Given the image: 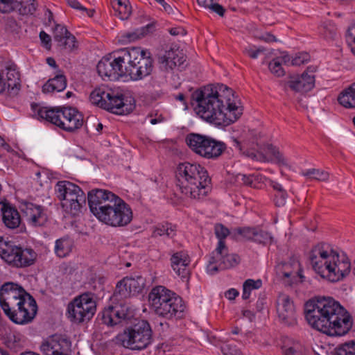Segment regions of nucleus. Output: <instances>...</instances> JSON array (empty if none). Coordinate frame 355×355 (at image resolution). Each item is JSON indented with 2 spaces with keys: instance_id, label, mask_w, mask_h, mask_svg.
Returning a JSON list of instances; mask_svg holds the SVG:
<instances>
[{
  "instance_id": "1",
  "label": "nucleus",
  "mask_w": 355,
  "mask_h": 355,
  "mask_svg": "<svg viewBox=\"0 0 355 355\" xmlns=\"http://www.w3.org/2000/svg\"><path fill=\"white\" fill-rule=\"evenodd\" d=\"M191 103L203 120L218 126H227L243 114L240 101L234 92L223 84H209L191 94Z\"/></svg>"
},
{
  "instance_id": "2",
  "label": "nucleus",
  "mask_w": 355,
  "mask_h": 355,
  "mask_svg": "<svg viewBox=\"0 0 355 355\" xmlns=\"http://www.w3.org/2000/svg\"><path fill=\"white\" fill-rule=\"evenodd\" d=\"M308 324L314 329L331 336L347 334L352 327L350 313L332 297L318 295L304 304Z\"/></svg>"
},
{
  "instance_id": "3",
  "label": "nucleus",
  "mask_w": 355,
  "mask_h": 355,
  "mask_svg": "<svg viewBox=\"0 0 355 355\" xmlns=\"http://www.w3.org/2000/svg\"><path fill=\"white\" fill-rule=\"evenodd\" d=\"M0 306L14 323L26 324L35 318L37 306L34 297L19 284L6 282L0 288Z\"/></svg>"
},
{
  "instance_id": "4",
  "label": "nucleus",
  "mask_w": 355,
  "mask_h": 355,
  "mask_svg": "<svg viewBox=\"0 0 355 355\" xmlns=\"http://www.w3.org/2000/svg\"><path fill=\"white\" fill-rule=\"evenodd\" d=\"M176 178V186L187 197L202 200L211 191V178L207 169L198 164H180L177 168Z\"/></svg>"
},
{
  "instance_id": "5",
  "label": "nucleus",
  "mask_w": 355,
  "mask_h": 355,
  "mask_svg": "<svg viewBox=\"0 0 355 355\" xmlns=\"http://www.w3.org/2000/svg\"><path fill=\"white\" fill-rule=\"evenodd\" d=\"M114 340L125 349L141 351L153 343V330L146 320L129 319L123 330L116 336Z\"/></svg>"
},
{
  "instance_id": "6",
  "label": "nucleus",
  "mask_w": 355,
  "mask_h": 355,
  "mask_svg": "<svg viewBox=\"0 0 355 355\" xmlns=\"http://www.w3.org/2000/svg\"><path fill=\"white\" fill-rule=\"evenodd\" d=\"M40 120H45L60 129L73 132L83 125V116L71 107H40L37 111Z\"/></svg>"
},
{
  "instance_id": "7",
  "label": "nucleus",
  "mask_w": 355,
  "mask_h": 355,
  "mask_svg": "<svg viewBox=\"0 0 355 355\" xmlns=\"http://www.w3.org/2000/svg\"><path fill=\"white\" fill-rule=\"evenodd\" d=\"M125 76H130L132 80H139L149 76L153 68L150 53L140 47L123 49Z\"/></svg>"
},
{
  "instance_id": "8",
  "label": "nucleus",
  "mask_w": 355,
  "mask_h": 355,
  "mask_svg": "<svg viewBox=\"0 0 355 355\" xmlns=\"http://www.w3.org/2000/svg\"><path fill=\"white\" fill-rule=\"evenodd\" d=\"M89 100L92 104L118 115L129 114L135 108V104L128 103L123 94L107 88H96L90 94Z\"/></svg>"
},
{
  "instance_id": "9",
  "label": "nucleus",
  "mask_w": 355,
  "mask_h": 355,
  "mask_svg": "<svg viewBox=\"0 0 355 355\" xmlns=\"http://www.w3.org/2000/svg\"><path fill=\"white\" fill-rule=\"evenodd\" d=\"M37 256V253L32 248L16 245L0 237V257L12 267H29L35 263Z\"/></svg>"
},
{
  "instance_id": "10",
  "label": "nucleus",
  "mask_w": 355,
  "mask_h": 355,
  "mask_svg": "<svg viewBox=\"0 0 355 355\" xmlns=\"http://www.w3.org/2000/svg\"><path fill=\"white\" fill-rule=\"evenodd\" d=\"M96 306V295L92 292H85L68 304V318L77 324L88 322L94 317Z\"/></svg>"
},
{
  "instance_id": "11",
  "label": "nucleus",
  "mask_w": 355,
  "mask_h": 355,
  "mask_svg": "<svg viewBox=\"0 0 355 355\" xmlns=\"http://www.w3.org/2000/svg\"><path fill=\"white\" fill-rule=\"evenodd\" d=\"M57 198L62 202V207H69L74 214L85 207L87 198L84 191L76 184L67 180L58 181L55 186Z\"/></svg>"
},
{
  "instance_id": "12",
  "label": "nucleus",
  "mask_w": 355,
  "mask_h": 355,
  "mask_svg": "<svg viewBox=\"0 0 355 355\" xmlns=\"http://www.w3.org/2000/svg\"><path fill=\"white\" fill-rule=\"evenodd\" d=\"M130 308L128 304H112L104 307L96 318V324L113 328L130 319Z\"/></svg>"
},
{
  "instance_id": "13",
  "label": "nucleus",
  "mask_w": 355,
  "mask_h": 355,
  "mask_svg": "<svg viewBox=\"0 0 355 355\" xmlns=\"http://www.w3.org/2000/svg\"><path fill=\"white\" fill-rule=\"evenodd\" d=\"M338 258V253L335 251L332 246L327 243H320L315 245L309 253V260L313 270L319 274L325 273L327 265L331 264L332 260Z\"/></svg>"
},
{
  "instance_id": "14",
  "label": "nucleus",
  "mask_w": 355,
  "mask_h": 355,
  "mask_svg": "<svg viewBox=\"0 0 355 355\" xmlns=\"http://www.w3.org/2000/svg\"><path fill=\"white\" fill-rule=\"evenodd\" d=\"M277 277L286 286H292L299 282H303L304 276L302 275L299 260L295 256H292L288 261L281 262L275 267Z\"/></svg>"
},
{
  "instance_id": "15",
  "label": "nucleus",
  "mask_w": 355,
  "mask_h": 355,
  "mask_svg": "<svg viewBox=\"0 0 355 355\" xmlns=\"http://www.w3.org/2000/svg\"><path fill=\"white\" fill-rule=\"evenodd\" d=\"M132 219V211L130 205L121 199L101 222L113 227H123Z\"/></svg>"
},
{
  "instance_id": "16",
  "label": "nucleus",
  "mask_w": 355,
  "mask_h": 355,
  "mask_svg": "<svg viewBox=\"0 0 355 355\" xmlns=\"http://www.w3.org/2000/svg\"><path fill=\"white\" fill-rule=\"evenodd\" d=\"M71 341L64 336L54 334L48 337L41 345L44 355H70Z\"/></svg>"
},
{
  "instance_id": "17",
  "label": "nucleus",
  "mask_w": 355,
  "mask_h": 355,
  "mask_svg": "<svg viewBox=\"0 0 355 355\" xmlns=\"http://www.w3.org/2000/svg\"><path fill=\"white\" fill-rule=\"evenodd\" d=\"M277 313L280 322L287 327H294L297 324L295 308L291 298L281 294L276 302Z\"/></svg>"
},
{
  "instance_id": "18",
  "label": "nucleus",
  "mask_w": 355,
  "mask_h": 355,
  "mask_svg": "<svg viewBox=\"0 0 355 355\" xmlns=\"http://www.w3.org/2000/svg\"><path fill=\"white\" fill-rule=\"evenodd\" d=\"M21 210L33 226H43L48 220L47 214L44 211V207L41 205L30 202H24L21 204Z\"/></svg>"
},
{
  "instance_id": "19",
  "label": "nucleus",
  "mask_w": 355,
  "mask_h": 355,
  "mask_svg": "<svg viewBox=\"0 0 355 355\" xmlns=\"http://www.w3.org/2000/svg\"><path fill=\"white\" fill-rule=\"evenodd\" d=\"M326 267H327V269L325 273L322 275V277L332 282L342 279L349 273L351 270L350 262L347 259L340 261L339 257L338 260H332L331 264L330 265L329 263V265H327Z\"/></svg>"
},
{
  "instance_id": "20",
  "label": "nucleus",
  "mask_w": 355,
  "mask_h": 355,
  "mask_svg": "<svg viewBox=\"0 0 355 355\" xmlns=\"http://www.w3.org/2000/svg\"><path fill=\"white\" fill-rule=\"evenodd\" d=\"M158 309L155 311L157 315L162 316L167 319L173 318H181L183 316L184 305L182 299L176 295L171 299V302L158 306Z\"/></svg>"
},
{
  "instance_id": "21",
  "label": "nucleus",
  "mask_w": 355,
  "mask_h": 355,
  "mask_svg": "<svg viewBox=\"0 0 355 355\" xmlns=\"http://www.w3.org/2000/svg\"><path fill=\"white\" fill-rule=\"evenodd\" d=\"M171 266L173 270L180 276L183 281H188L190 275L189 265L190 258L183 251L174 253L171 257Z\"/></svg>"
},
{
  "instance_id": "22",
  "label": "nucleus",
  "mask_w": 355,
  "mask_h": 355,
  "mask_svg": "<svg viewBox=\"0 0 355 355\" xmlns=\"http://www.w3.org/2000/svg\"><path fill=\"white\" fill-rule=\"evenodd\" d=\"M286 85L295 92L306 93L315 86V76L303 72L300 76L288 81Z\"/></svg>"
},
{
  "instance_id": "23",
  "label": "nucleus",
  "mask_w": 355,
  "mask_h": 355,
  "mask_svg": "<svg viewBox=\"0 0 355 355\" xmlns=\"http://www.w3.org/2000/svg\"><path fill=\"white\" fill-rule=\"evenodd\" d=\"M241 259L236 254H228V248L220 254L215 253L213 251L209 257L210 263H219L221 269H228L235 267L240 263Z\"/></svg>"
},
{
  "instance_id": "24",
  "label": "nucleus",
  "mask_w": 355,
  "mask_h": 355,
  "mask_svg": "<svg viewBox=\"0 0 355 355\" xmlns=\"http://www.w3.org/2000/svg\"><path fill=\"white\" fill-rule=\"evenodd\" d=\"M159 62L165 64L167 69H173L178 67L182 71L184 68L186 58L178 49H171L159 58Z\"/></svg>"
},
{
  "instance_id": "25",
  "label": "nucleus",
  "mask_w": 355,
  "mask_h": 355,
  "mask_svg": "<svg viewBox=\"0 0 355 355\" xmlns=\"http://www.w3.org/2000/svg\"><path fill=\"white\" fill-rule=\"evenodd\" d=\"M211 137L198 133H189L187 135L185 141L189 148L196 154L203 156L205 148L209 143Z\"/></svg>"
},
{
  "instance_id": "26",
  "label": "nucleus",
  "mask_w": 355,
  "mask_h": 355,
  "mask_svg": "<svg viewBox=\"0 0 355 355\" xmlns=\"http://www.w3.org/2000/svg\"><path fill=\"white\" fill-rule=\"evenodd\" d=\"M2 220L5 225L9 229H15L21 223L19 213L15 207L8 202H4L1 207Z\"/></svg>"
},
{
  "instance_id": "27",
  "label": "nucleus",
  "mask_w": 355,
  "mask_h": 355,
  "mask_svg": "<svg viewBox=\"0 0 355 355\" xmlns=\"http://www.w3.org/2000/svg\"><path fill=\"white\" fill-rule=\"evenodd\" d=\"M156 21H153L146 26L137 28L131 32L122 34L119 41L122 43H130L139 40L145 36L154 33L156 31Z\"/></svg>"
},
{
  "instance_id": "28",
  "label": "nucleus",
  "mask_w": 355,
  "mask_h": 355,
  "mask_svg": "<svg viewBox=\"0 0 355 355\" xmlns=\"http://www.w3.org/2000/svg\"><path fill=\"white\" fill-rule=\"evenodd\" d=\"M127 285L124 277L117 282L114 293L110 297L111 303L127 304L125 300L132 296L129 286Z\"/></svg>"
},
{
  "instance_id": "29",
  "label": "nucleus",
  "mask_w": 355,
  "mask_h": 355,
  "mask_svg": "<svg viewBox=\"0 0 355 355\" xmlns=\"http://www.w3.org/2000/svg\"><path fill=\"white\" fill-rule=\"evenodd\" d=\"M107 196H114V193L108 190L101 189H94L88 192L87 202L89 209L92 214H95V211H97L96 208Z\"/></svg>"
},
{
  "instance_id": "30",
  "label": "nucleus",
  "mask_w": 355,
  "mask_h": 355,
  "mask_svg": "<svg viewBox=\"0 0 355 355\" xmlns=\"http://www.w3.org/2000/svg\"><path fill=\"white\" fill-rule=\"evenodd\" d=\"M226 148L227 146L224 142L211 137L207 148H205L202 157L207 159H216L222 155Z\"/></svg>"
},
{
  "instance_id": "31",
  "label": "nucleus",
  "mask_w": 355,
  "mask_h": 355,
  "mask_svg": "<svg viewBox=\"0 0 355 355\" xmlns=\"http://www.w3.org/2000/svg\"><path fill=\"white\" fill-rule=\"evenodd\" d=\"M0 78L6 85V89L10 96H16L21 88L19 73L15 70H8L6 73V78H3L1 75Z\"/></svg>"
},
{
  "instance_id": "32",
  "label": "nucleus",
  "mask_w": 355,
  "mask_h": 355,
  "mask_svg": "<svg viewBox=\"0 0 355 355\" xmlns=\"http://www.w3.org/2000/svg\"><path fill=\"white\" fill-rule=\"evenodd\" d=\"M67 82L66 76L62 73H58L46 82L42 86V91L44 94L62 92L66 88Z\"/></svg>"
},
{
  "instance_id": "33",
  "label": "nucleus",
  "mask_w": 355,
  "mask_h": 355,
  "mask_svg": "<svg viewBox=\"0 0 355 355\" xmlns=\"http://www.w3.org/2000/svg\"><path fill=\"white\" fill-rule=\"evenodd\" d=\"M121 200L118 196L114 193V196H107L103 200L101 205L96 208L95 214H93L100 221H102L105 217L110 213L112 207Z\"/></svg>"
},
{
  "instance_id": "34",
  "label": "nucleus",
  "mask_w": 355,
  "mask_h": 355,
  "mask_svg": "<svg viewBox=\"0 0 355 355\" xmlns=\"http://www.w3.org/2000/svg\"><path fill=\"white\" fill-rule=\"evenodd\" d=\"M168 294H171V291L163 286H157L152 288L148 294V302L155 311L159 308V304L164 302Z\"/></svg>"
},
{
  "instance_id": "35",
  "label": "nucleus",
  "mask_w": 355,
  "mask_h": 355,
  "mask_svg": "<svg viewBox=\"0 0 355 355\" xmlns=\"http://www.w3.org/2000/svg\"><path fill=\"white\" fill-rule=\"evenodd\" d=\"M111 67L110 58L103 57L98 63L96 69L98 75L104 80L114 81L118 80V73L116 71Z\"/></svg>"
},
{
  "instance_id": "36",
  "label": "nucleus",
  "mask_w": 355,
  "mask_h": 355,
  "mask_svg": "<svg viewBox=\"0 0 355 355\" xmlns=\"http://www.w3.org/2000/svg\"><path fill=\"white\" fill-rule=\"evenodd\" d=\"M73 241L69 236H64L57 239L55 245V253L60 258L68 256L72 251Z\"/></svg>"
},
{
  "instance_id": "37",
  "label": "nucleus",
  "mask_w": 355,
  "mask_h": 355,
  "mask_svg": "<svg viewBox=\"0 0 355 355\" xmlns=\"http://www.w3.org/2000/svg\"><path fill=\"white\" fill-rule=\"evenodd\" d=\"M338 101L346 108H355V83L338 95Z\"/></svg>"
},
{
  "instance_id": "38",
  "label": "nucleus",
  "mask_w": 355,
  "mask_h": 355,
  "mask_svg": "<svg viewBox=\"0 0 355 355\" xmlns=\"http://www.w3.org/2000/svg\"><path fill=\"white\" fill-rule=\"evenodd\" d=\"M214 233L218 239V245L215 250V253L220 254L227 250L225 244V238L230 234V230L221 223H217L214 226Z\"/></svg>"
},
{
  "instance_id": "39",
  "label": "nucleus",
  "mask_w": 355,
  "mask_h": 355,
  "mask_svg": "<svg viewBox=\"0 0 355 355\" xmlns=\"http://www.w3.org/2000/svg\"><path fill=\"white\" fill-rule=\"evenodd\" d=\"M107 58H110L111 67L114 68V71H116L118 73V80L120 77L125 76L124 68L121 67V62H124L123 49L118 51L113 52L107 56Z\"/></svg>"
},
{
  "instance_id": "40",
  "label": "nucleus",
  "mask_w": 355,
  "mask_h": 355,
  "mask_svg": "<svg viewBox=\"0 0 355 355\" xmlns=\"http://www.w3.org/2000/svg\"><path fill=\"white\" fill-rule=\"evenodd\" d=\"M177 227L167 221L158 223L154 228L153 236H166L172 239L176 235Z\"/></svg>"
},
{
  "instance_id": "41",
  "label": "nucleus",
  "mask_w": 355,
  "mask_h": 355,
  "mask_svg": "<svg viewBox=\"0 0 355 355\" xmlns=\"http://www.w3.org/2000/svg\"><path fill=\"white\" fill-rule=\"evenodd\" d=\"M127 286H129V289L131 291L132 296L141 293L145 286L146 279L141 275H137L135 277H125Z\"/></svg>"
},
{
  "instance_id": "42",
  "label": "nucleus",
  "mask_w": 355,
  "mask_h": 355,
  "mask_svg": "<svg viewBox=\"0 0 355 355\" xmlns=\"http://www.w3.org/2000/svg\"><path fill=\"white\" fill-rule=\"evenodd\" d=\"M302 175L309 179L318 181H327L329 179V174L328 172L316 168H310L302 171Z\"/></svg>"
},
{
  "instance_id": "43",
  "label": "nucleus",
  "mask_w": 355,
  "mask_h": 355,
  "mask_svg": "<svg viewBox=\"0 0 355 355\" xmlns=\"http://www.w3.org/2000/svg\"><path fill=\"white\" fill-rule=\"evenodd\" d=\"M255 229L256 227H236L233 230L232 236L238 239V236H240L246 240L253 241Z\"/></svg>"
},
{
  "instance_id": "44",
  "label": "nucleus",
  "mask_w": 355,
  "mask_h": 355,
  "mask_svg": "<svg viewBox=\"0 0 355 355\" xmlns=\"http://www.w3.org/2000/svg\"><path fill=\"white\" fill-rule=\"evenodd\" d=\"M271 234L263 230L256 227L253 241L262 245H270L272 243Z\"/></svg>"
},
{
  "instance_id": "45",
  "label": "nucleus",
  "mask_w": 355,
  "mask_h": 355,
  "mask_svg": "<svg viewBox=\"0 0 355 355\" xmlns=\"http://www.w3.org/2000/svg\"><path fill=\"white\" fill-rule=\"evenodd\" d=\"M334 355H355V340H350L338 345Z\"/></svg>"
},
{
  "instance_id": "46",
  "label": "nucleus",
  "mask_w": 355,
  "mask_h": 355,
  "mask_svg": "<svg viewBox=\"0 0 355 355\" xmlns=\"http://www.w3.org/2000/svg\"><path fill=\"white\" fill-rule=\"evenodd\" d=\"M115 11V15L118 16L121 20L128 19L131 14V7L128 4L119 5L116 7V5L112 6Z\"/></svg>"
},
{
  "instance_id": "47",
  "label": "nucleus",
  "mask_w": 355,
  "mask_h": 355,
  "mask_svg": "<svg viewBox=\"0 0 355 355\" xmlns=\"http://www.w3.org/2000/svg\"><path fill=\"white\" fill-rule=\"evenodd\" d=\"M268 68L271 73L277 77L285 75V71L282 67V64L279 62V59H272L268 64Z\"/></svg>"
},
{
  "instance_id": "48",
  "label": "nucleus",
  "mask_w": 355,
  "mask_h": 355,
  "mask_svg": "<svg viewBox=\"0 0 355 355\" xmlns=\"http://www.w3.org/2000/svg\"><path fill=\"white\" fill-rule=\"evenodd\" d=\"M67 34H69V31L65 26L60 24L55 25V27L53 30V38L55 42H58V44H60L62 42Z\"/></svg>"
},
{
  "instance_id": "49",
  "label": "nucleus",
  "mask_w": 355,
  "mask_h": 355,
  "mask_svg": "<svg viewBox=\"0 0 355 355\" xmlns=\"http://www.w3.org/2000/svg\"><path fill=\"white\" fill-rule=\"evenodd\" d=\"M21 8H23L24 12L26 15H33L37 9V3L35 0H22L19 1Z\"/></svg>"
},
{
  "instance_id": "50",
  "label": "nucleus",
  "mask_w": 355,
  "mask_h": 355,
  "mask_svg": "<svg viewBox=\"0 0 355 355\" xmlns=\"http://www.w3.org/2000/svg\"><path fill=\"white\" fill-rule=\"evenodd\" d=\"M236 178L238 180L240 179L243 184L252 188H256L257 185L259 184L258 179L254 175H246L243 174H239L236 176Z\"/></svg>"
},
{
  "instance_id": "51",
  "label": "nucleus",
  "mask_w": 355,
  "mask_h": 355,
  "mask_svg": "<svg viewBox=\"0 0 355 355\" xmlns=\"http://www.w3.org/2000/svg\"><path fill=\"white\" fill-rule=\"evenodd\" d=\"M58 45L65 49L71 51L76 47V37L69 32V34H67V36H65L62 42L58 44Z\"/></svg>"
},
{
  "instance_id": "52",
  "label": "nucleus",
  "mask_w": 355,
  "mask_h": 355,
  "mask_svg": "<svg viewBox=\"0 0 355 355\" xmlns=\"http://www.w3.org/2000/svg\"><path fill=\"white\" fill-rule=\"evenodd\" d=\"M19 5V0H0V10L3 12L13 10Z\"/></svg>"
},
{
  "instance_id": "53",
  "label": "nucleus",
  "mask_w": 355,
  "mask_h": 355,
  "mask_svg": "<svg viewBox=\"0 0 355 355\" xmlns=\"http://www.w3.org/2000/svg\"><path fill=\"white\" fill-rule=\"evenodd\" d=\"M310 60V55L306 52L299 53L292 59L291 64L293 66H300L304 64Z\"/></svg>"
},
{
  "instance_id": "54",
  "label": "nucleus",
  "mask_w": 355,
  "mask_h": 355,
  "mask_svg": "<svg viewBox=\"0 0 355 355\" xmlns=\"http://www.w3.org/2000/svg\"><path fill=\"white\" fill-rule=\"evenodd\" d=\"M221 352L224 355H238L240 350L235 345L225 343L221 346Z\"/></svg>"
},
{
  "instance_id": "55",
  "label": "nucleus",
  "mask_w": 355,
  "mask_h": 355,
  "mask_svg": "<svg viewBox=\"0 0 355 355\" xmlns=\"http://www.w3.org/2000/svg\"><path fill=\"white\" fill-rule=\"evenodd\" d=\"M261 286L262 281L261 279L254 280L252 279H248L244 282L243 287H245L246 289L251 292L252 289H258L261 288Z\"/></svg>"
},
{
  "instance_id": "56",
  "label": "nucleus",
  "mask_w": 355,
  "mask_h": 355,
  "mask_svg": "<svg viewBox=\"0 0 355 355\" xmlns=\"http://www.w3.org/2000/svg\"><path fill=\"white\" fill-rule=\"evenodd\" d=\"M288 197L287 192L286 190L281 191V192H277L275 194V198L274 202L277 207H282L284 205L286 202V200Z\"/></svg>"
},
{
  "instance_id": "57",
  "label": "nucleus",
  "mask_w": 355,
  "mask_h": 355,
  "mask_svg": "<svg viewBox=\"0 0 355 355\" xmlns=\"http://www.w3.org/2000/svg\"><path fill=\"white\" fill-rule=\"evenodd\" d=\"M347 40L351 46L352 53L355 55V26L348 28Z\"/></svg>"
},
{
  "instance_id": "58",
  "label": "nucleus",
  "mask_w": 355,
  "mask_h": 355,
  "mask_svg": "<svg viewBox=\"0 0 355 355\" xmlns=\"http://www.w3.org/2000/svg\"><path fill=\"white\" fill-rule=\"evenodd\" d=\"M40 38L42 43L44 44L46 49H50L51 46V37L49 35L46 33L44 31L40 33Z\"/></svg>"
},
{
  "instance_id": "59",
  "label": "nucleus",
  "mask_w": 355,
  "mask_h": 355,
  "mask_svg": "<svg viewBox=\"0 0 355 355\" xmlns=\"http://www.w3.org/2000/svg\"><path fill=\"white\" fill-rule=\"evenodd\" d=\"M268 150L274 155L279 162L284 163V159L279 150L272 144L268 145Z\"/></svg>"
},
{
  "instance_id": "60",
  "label": "nucleus",
  "mask_w": 355,
  "mask_h": 355,
  "mask_svg": "<svg viewBox=\"0 0 355 355\" xmlns=\"http://www.w3.org/2000/svg\"><path fill=\"white\" fill-rule=\"evenodd\" d=\"M208 8L211 9L220 17H223L225 12V9L221 5L214 2L210 4Z\"/></svg>"
},
{
  "instance_id": "61",
  "label": "nucleus",
  "mask_w": 355,
  "mask_h": 355,
  "mask_svg": "<svg viewBox=\"0 0 355 355\" xmlns=\"http://www.w3.org/2000/svg\"><path fill=\"white\" fill-rule=\"evenodd\" d=\"M264 48H258L257 49H245V53L251 58L256 59L259 54L264 51Z\"/></svg>"
},
{
  "instance_id": "62",
  "label": "nucleus",
  "mask_w": 355,
  "mask_h": 355,
  "mask_svg": "<svg viewBox=\"0 0 355 355\" xmlns=\"http://www.w3.org/2000/svg\"><path fill=\"white\" fill-rule=\"evenodd\" d=\"M243 153L247 157L254 159V160H263L264 156L262 154H257L254 151L252 150H246L243 151Z\"/></svg>"
},
{
  "instance_id": "63",
  "label": "nucleus",
  "mask_w": 355,
  "mask_h": 355,
  "mask_svg": "<svg viewBox=\"0 0 355 355\" xmlns=\"http://www.w3.org/2000/svg\"><path fill=\"white\" fill-rule=\"evenodd\" d=\"M67 4L72 8L82 10H86V8L83 6L77 0H67Z\"/></svg>"
},
{
  "instance_id": "64",
  "label": "nucleus",
  "mask_w": 355,
  "mask_h": 355,
  "mask_svg": "<svg viewBox=\"0 0 355 355\" xmlns=\"http://www.w3.org/2000/svg\"><path fill=\"white\" fill-rule=\"evenodd\" d=\"M260 40L266 42H274L277 41L276 37L270 33H264L260 37Z\"/></svg>"
}]
</instances>
